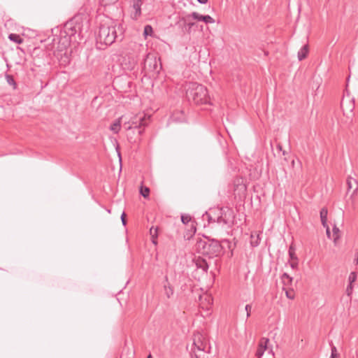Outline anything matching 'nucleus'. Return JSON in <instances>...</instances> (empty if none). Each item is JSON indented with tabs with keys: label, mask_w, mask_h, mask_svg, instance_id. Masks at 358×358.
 I'll return each instance as SVG.
<instances>
[{
	"label": "nucleus",
	"mask_w": 358,
	"mask_h": 358,
	"mask_svg": "<svg viewBox=\"0 0 358 358\" xmlns=\"http://www.w3.org/2000/svg\"><path fill=\"white\" fill-rule=\"evenodd\" d=\"M292 165L294 166V160H292Z\"/></svg>",
	"instance_id": "de8ad7c7"
},
{
	"label": "nucleus",
	"mask_w": 358,
	"mask_h": 358,
	"mask_svg": "<svg viewBox=\"0 0 358 358\" xmlns=\"http://www.w3.org/2000/svg\"><path fill=\"white\" fill-rule=\"evenodd\" d=\"M190 17L188 15L185 17H182L179 20V21L177 22V24L181 27L182 31L183 33H190L192 28L194 26V22H187L188 19Z\"/></svg>",
	"instance_id": "9b49d317"
},
{
	"label": "nucleus",
	"mask_w": 358,
	"mask_h": 358,
	"mask_svg": "<svg viewBox=\"0 0 358 358\" xmlns=\"http://www.w3.org/2000/svg\"><path fill=\"white\" fill-rule=\"evenodd\" d=\"M122 31L120 26H117L115 22L108 20L105 23L101 24L96 38V43L99 45L98 48L103 49V45L108 46L112 45L119 37L122 40Z\"/></svg>",
	"instance_id": "f03ea898"
},
{
	"label": "nucleus",
	"mask_w": 358,
	"mask_h": 358,
	"mask_svg": "<svg viewBox=\"0 0 358 358\" xmlns=\"http://www.w3.org/2000/svg\"><path fill=\"white\" fill-rule=\"evenodd\" d=\"M199 3L201 4H206L208 0H197Z\"/></svg>",
	"instance_id": "a19ab883"
},
{
	"label": "nucleus",
	"mask_w": 358,
	"mask_h": 358,
	"mask_svg": "<svg viewBox=\"0 0 358 358\" xmlns=\"http://www.w3.org/2000/svg\"><path fill=\"white\" fill-rule=\"evenodd\" d=\"M260 243L259 235L255 233H252L250 235V245L252 247H257Z\"/></svg>",
	"instance_id": "dca6fc26"
},
{
	"label": "nucleus",
	"mask_w": 358,
	"mask_h": 358,
	"mask_svg": "<svg viewBox=\"0 0 358 358\" xmlns=\"http://www.w3.org/2000/svg\"><path fill=\"white\" fill-rule=\"evenodd\" d=\"M132 7L135 12L134 14V18L137 19L141 15V6L142 0H131Z\"/></svg>",
	"instance_id": "ddd939ff"
},
{
	"label": "nucleus",
	"mask_w": 358,
	"mask_h": 358,
	"mask_svg": "<svg viewBox=\"0 0 358 358\" xmlns=\"http://www.w3.org/2000/svg\"><path fill=\"white\" fill-rule=\"evenodd\" d=\"M285 279H287L289 282H292V278H291L287 273H285L282 275V280H285Z\"/></svg>",
	"instance_id": "c9c22d12"
},
{
	"label": "nucleus",
	"mask_w": 358,
	"mask_h": 358,
	"mask_svg": "<svg viewBox=\"0 0 358 358\" xmlns=\"http://www.w3.org/2000/svg\"><path fill=\"white\" fill-rule=\"evenodd\" d=\"M126 119L124 116H122L120 118L117 119L110 127V129L113 131L115 134H117L121 128V122L122 120Z\"/></svg>",
	"instance_id": "4468645a"
},
{
	"label": "nucleus",
	"mask_w": 358,
	"mask_h": 358,
	"mask_svg": "<svg viewBox=\"0 0 358 358\" xmlns=\"http://www.w3.org/2000/svg\"><path fill=\"white\" fill-rule=\"evenodd\" d=\"M264 352H265V350H264L263 349H261V348L257 347V350L256 351L255 356L257 357H261L262 358V357L263 356Z\"/></svg>",
	"instance_id": "473e14b6"
},
{
	"label": "nucleus",
	"mask_w": 358,
	"mask_h": 358,
	"mask_svg": "<svg viewBox=\"0 0 358 358\" xmlns=\"http://www.w3.org/2000/svg\"><path fill=\"white\" fill-rule=\"evenodd\" d=\"M158 64L156 58L152 55H147L143 62V69L146 71H158Z\"/></svg>",
	"instance_id": "1a4fd4ad"
},
{
	"label": "nucleus",
	"mask_w": 358,
	"mask_h": 358,
	"mask_svg": "<svg viewBox=\"0 0 358 358\" xmlns=\"http://www.w3.org/2000/svg\"><path fill=\"white\" fill-rule=\"evenodd\" d=\"M8 38L10 41L17 44H21L24 41L23 38L17 34H10Z\"/></svg>",
	"instance_id": "a211bd4d"
},
{
	"label": "nucleus",
	"mask_w": 358,
	"mask_h": 358,
	"mask_svg": "<svg viewBox=\"0 0 358 358\" xmlns=\"http://www.w3.org/2000/svg\"><path fill=\"white\" fill-rule=\"evenodd\" d=\"M201 334H194L192 358H206L207 354V343Z\"/></svg>",
	"instance_id": "423d86ee"
},
{
	"label": "nucleus",
	"mask_w": 358,
	"mask_h": 358,
	"mask_svg": "<svg viewBox=\"0 0 358 358\" xmlns=\"http://www.w3.org/2000/svg\"><path fill=\"white\" fill-rule=\"evenodd\" d=\"M191 217L189 215H182L181 216V221L183 224H187L191 221Z\"/></svg>",
	"instance_id": "2f4dec72"
},
{
	"label": "nucleus",
	"mask_w": 358,
	"mask_h": 358,
	"mask_svg": "<svg viewBox=\"0 0 358 358\" xmlns=\"http://www.w3.org/2000/svg\"><path fill=\"white\" fill-rule=\"evenodd\" d=\"M193 264L195 265L197 270H201V273L204 275L207 273L208 269V264L206 259L201 257H194L192 260Z\"/></svg>",
	"instance_id": "9d476101"
},
{
	"label": "nucleus",
	"mask_w": 358,
	"mask_h": 358,
	"mask_svg": "<svg viewBox=\"0 0 358 358\" xmlns=\"http://www.w3.org/2000/svg\"><path fill=\"white\" fill-rule=\"evenodd\" d=\"M326 234H327V236L328 238H331V233H330V229H329V227H327V229H326Z\"/></svg>",
	"instance_id": "ea45409f"
},
{
	"label": "nucleus",
	"mask_w": 358,
	"mask_h": 358,
	"mask_svg": "<svg viewBox=\"0 0 358 358\" xmlns=\"http://www.w3.org/2000/svg\"><path fill=\"white\" fill-rule=\"evenodd\" d=\"M268 343H269V339L268 338L262 337L259 340V342L258 343V348L263 349L264 350L266 351L268 348Z\"/></svg>",
	"instance_id": "aec40b11"
},
{
	"label": "nucleus",
	"mask_w": 358,
	"mask_h": 358,
	"mask_svg": "<svg viewBox=\"0 0 358 358\" xmlns=\"http://www.w3.org/2000/svg\"><path fill=\"white\" fill-rule=\"evenodd\" d=\"M140 194L144 197L147 198L149 196L150 189L147 187H141L140 188Z\"/></svg>",
	"instance_id": "393cba45"
},
{
	"label": "nucleus",
	"mask_w": 358,
	"mask_h": 358,
	"mask_svg": "<svg viewBox=\"0 0 358 358\" xmlns=\"http://www.w3.org/2000/svg\"><path fill=\"white\" fill-rule=\"evenodd\" d=\"M357 279V273L356 272H351L348 277V280L350 284H352Z\"/></svg>",
	"instance_id": "c85d7f7f"
},
{
	"label": "nucleus",
	"mask_w": 358,
	"mask_h": 358,
	"mask_svg": "<svg viewBox=\"0 0 358 358\" xmlns=\"http://www.w3.org/2000/svg\"><path fill=\"white\" fill-rule=\"evenodd\" d=\"M251 309H252V306L250 304H247L245 307V310L247 313V317H249L251 315Z\"/></svg>",
	"instance_id": "72a5a7b5"
},
{
	"label": "nucleus",
	"mask_w": 358,
	"mask_h": 358,
	"mask_svg": "<svg viewBox=\"0 0 358 358\" xmlns=\"http://www.w3.org/2000/svg\"><path fill=\"white\" fill-rule=\"evenodd\" d=\"M352 290H353L352 284L349 283V285H348L347 289H346L347 294L348 296L351 295V294L352 293Z\"/></svg>",
	"instance_id": "f704fd0d"
},
{
	"label": "nucleus",
	"mask_w": 358,
	"mask_h": 358,
	"mask_svg": "<svg viewBox=\"0 0 358 358\" xmlns=\"http://www.w3.org/2000/svg\"><path fill=\"white\" fill-rule=\"evenodd\" d=\"M157 230H158L157 228H154L153 227H151L150 229V234L152 238V243L155 245L157 244V241L155 239L157 237Z\"/></svg>",
	"instance_id": "412c9836"
},
{
	"label": "nucleus",
	"mask_w": 358,
	"mask_h": 358,
	"mask_svg": "<svg viewBox=\"0 0 358 358\" xmlns=\"http://www.w3.org/2000/svg\"><path fill=\"white\" fill-rule=\"evenodd\" d=\"M165 294L168 298H170L173 294V289L170 286L164 285Z\"/></svg>",
	"instance_id": "cd10ccee"
},
{
	"label": "nucleus",
	"mask_w": 358,
	"mask_h": 358,
	"mask_svg": "<svg viewBox=\"0 0 358 358\" xmlns=\"http://www.w3.org/2000/svg\"><path fill=\"white\" fill-rule=\"evenodd\" d=\"M82 27V17L75 15L64 24L59 35L54 36L52 39L54 48L57 44V50H54V55L60 59L61 64L66 65L69 63L70 59L66 49L73 40L76 41L77 34L80 36Z\"/></svg>",
	"instance_id": "f257e3e1"
},
{
	"label": "nucleus",
	"mask_w": 358,
	"mask_h": 358,
	"mask_svg": "<svg viewBox=\"0 0 358 358\" xmlns=\"http://www.w3.org/2000/svg\"><path fill=\"white\" fill-rule=\"evenodd\" d=\"M186 97L195 104L213 105L207 88L197 83H189L186 85Z\"/></svg>",
	"instance_id": "7ed1b4c3"
},
{
	"label": "nucleus",
	"mask_w": 358,
	"mask_h": 358,
	"mask_svg": "<svg viewBox=\"0 0 358 358\" xmlns=\"http://www.w3.org/2000/svg\"><path fill=\"white\" fill-rule=\"evenodd\" d=\"M234 185L235 186L234 190L237 189L245 190V185L243 184V179L242 178H237L234 181Z\"/></svg>",
	"instance_id": "f3484780"
},
{
	"label": "nucleus",
	"mask_w": 358,
	"mask_h": 358,
	"mask_svg": "<svg viewBox=\"0 0 358 358\" xmlns=\"http://www.w3.org/2000/svg\"><path fill=\"white\" fill-rule=\"evenodd\" d=\"M268 353H269V354H271V355H274V352H273V350H272V349H271V350L268 351Z\"/></svg>",
	"instance_id": "37998d69"
},
{
	"label": "nucleus",
	"mask_w": 358,
	"mask_h": 358,
	"mask_svg": "<svg viewBox=\"0 0 358 358\" xmlns=\"http://www.w3.org/2000/svg\"><path fill=\"white\" fill-rule=\"evenodd\" d=\"M322 226L327 229V227H329L327 224V220H325V223L322 222Z\"/></svg>",
	"instance_id": "79ce46f5"
},
{
	"label": "nucleus",
	"mask_w": 358,
	"mask_h": 358,
	"mask_svg": "<svg viewBox=\"0 0 358 358\" xmlns=\"http://www.w3.org/2000/svg\"><path fill=\"white\" fill-rule=\"evenodd\" d=\"M347 185H348V191L352 189V194L350 197H353L357 194L358 191V181L353 178L352 177L349 176L347 179Z\"/></svg>",
	"instance_id": "f8f14e48"
},
{
	"label": "nucleus",
	"mask_w": 358,
	"mask_h": 358,
	"mask_svg": "<svg viewBox=\"0 0 358 358\" xmlns=\"http://www.w3.org/2000/svg\"><path fill=\"white\" fill-rule=\"evenodd\" d=\"M147 358H152V355L150 354V355L147 357Z\"/></svg>",
	"instance_id": "49530a36"
},
{
	"label": "nucleus",
	"mask_w": 358,
	"mask_h": 358,
	"mask_svg": "<svg viewBox=\"0 0 358 358\" xmlns=\"http://www.w3.org/2000/svg\"><path fill=\"white\" fill-rule=\"evenodd\" d=\"M196 247L201 254L209 258L218 256L222 250L220 242L214 239H201L197 241Z\"/></svg>",
	"instance_id": "20e7f679"
},
{
	"label": "nucleus",
	"mask_w": 358,
	"mask_h": 358,
	"mask_svg": "<svg viewBox=\"0 0 358 358\" xmlns=\"http://www.w3.org/2000/svg\"><path fill=\"white\" fill-rule=\"evenodd\" d=\"M339 229L335 225L333 228V239L335 244H336L337 240L339 238Z\"/></svg>",
	"instance_id": "b1692460"
},
{
	"label": "nucleus",
	"mask_w": 358,
	"mask_h": 358,
	"mask_svg": "<svg viewBox=\"0 0 358 358\" xmlns=\"http://www.w3.org/2000/svg\"><path fill=\"white\" fill-rule=\"evenodd\" d=\"M257 358H261V357H257Z\"/></svg>",
	"instance_id": "09e8293b"
},
{
	"label": "nucleus",
	"mask_w": 358,
	"mask_h": 358,
	"mask_svg": "<svg viewBox=\"0 0 358 358\" xmlns=\"http://www.w3.org/2000/svg\"><path fill=\"white\" fill-rule=\"evenodd\" d=\"M277 148H278V150H282V146H281L280 144H278V145H277Z\"/></svg>",
	"instance_id": "c03bdc74"
},
{
	"label": "nucleus",
	"mask_w": 358,
	"mask_h": 358,
	"mask_svg": "<svg viewBox=\"0 0 358 358\" xmlns=\"http://www.w3.org/2000/svg\"><path fill=\"white\" fill-rule=\"evenodd\" d=\"M223 210V207H214L210 208L208 211H206L203 215L202 219L207 220L208 224H214L219 220V215Z\"/></svg>",
	"instance_id": "6e6552de"
},
{
	"label": "nucleus",
	"mask_w": 358,
	"mask_h": 358,
	"mask_svg": "<svg viewBox=\"0 0 358 358\" xmlns=\"http://www.w3.org/2000/svg\"><path fill=\"white\" fill-rule=\"evenodd\" d=\"M286 296L289 299H294V295L291 294L290 291H286Z\"/></svg>",
	"instance_id": "4c0bfd02"
},
{
	"label": "nucleus",
	"mask_w": 358,
	"mask_h": 358,
	"mask_svg": "<svg viewBox=\"0 0 358 358\" xmlns=\"http://www.w3.org/2000/svg\"><path fill=\"white\" fill-rule=\"evenodd\" d=\"M5 78L6 80V82L8 83V84L13 87V90L17 89V83L14 79L13 76L6 73L5 76Z\"/></svg>",
	"instance_id": "6ab92c4d"
},
{
	"label": "nucleus",
	"mask_w": 358,
	"mask_h": 358,
	"mask_svg": "<svg viewBox=\"0 0 358 358\" xmlns=\"http://www.w3.org/2000/svg\"><path fill=\"white\" fill-rule=\"evenodd\" d=\"M298 264V260L297 261H293L291 264H290V266L292 268H294Z\"/></svg>",
	"instance_id": "58836bf2"
},
{
	"label": "nucleus",
	"mask_w": 358,
	"mask_h": 358,
	"mask_svg": "<svg viewBox=\"0 0 358 358\" xmlns=\"http://www.w3.org/2000/svg\"><path fill=\"white\" fill-rule=\"evenodd\" d=\"M108 3H114L117 0H108Z\"/></svg>",
	"instance_id": "a18cd8bd"
},
{
	"label": "nucleus",
	"mask_w": 358,
	"mask_h": 358,
	"mask_svg": "<svg viewBox=\"0 0 358 358\" xmlns=\"http://www.w3.org/2000/svg\"><path fill=\"white\" fill-rule=\"evenodd\" d=\"M289 256L290 257V259L292 261H297V257L295 254V249L292 245L289 246V250H288Z\"/></svg>",
	"instance_id": "5701e85b"
},
{
	"label": "nucleus",
	"mask_w": 358,
	"mask_h": 358,
	"mask_svg": "<svg viewBox=\"0 0 358 358\" xmlns=\"http://www.w3.org/2000/svg\"><path fill=\"white\" fill-rule=\"evenodd\" d=\"M234 210L229 207H223V210L219 215V220L215 223L227 229L232 227L234 224Z\"/></svg>",
	"instance_id": "0eeeda50"
},
{
	"label": "nucleus",
	"mask_w": 358,
	"mask_h": 358,
	"mask_svg": "<svg viewBox=\"0 0 358 358\" xmlns=\"http://www.w3.org/2000/svg\"><path fill=\"white\" fill-rule=\"evenodd\" d=\"M328 210L326 208H322L320 210V219L321 222L325 223V220H327Z\"/></svg>",
	"instance_id": "4be33fe9"
},
{
	"label": "nucleus",
	"mask_w": 358,
	"mask_h": 358,
	"mask_svg": "<svg viewBox=\"0 0 358 358\" xmlns=\"http://www.w3.org/2000/svg\"><path fill=\"white\" fill-rule=\"evenodd\" d=\"M189 17H192L194 20H198V21H203V16L196 12H193L191 13V15H189Z\"/></svg>",
	"instance_id": "a878e982"
},
{
	"label": "nucleus",
	"mask_w": 358,
	"mask_h": 358,
	"mask_svg": "<svg viewBox=\"0 0 358 358\" xmlns=\"http://www.w3.org/2000/svg\"><path fill=\"white\" fill-rule=\"evenodd\" d=\"M153 32L152 27L150 25H146L144 27L143 34L145 36H151Z\"/></svg>",
	"instance_id": "bb28decb"
},
{
	"label": "nucleus",
	"mask_w": 358,
	"mask_h": 358,
	"mask_svg": "<svg viewBox=\"0 0 358 358\" xmlns=\"http://www.w3.org/2000/svg\"><path fill=\"white\" fill-rule=\"evenodd\" d=\"M331 353L330 358H336L338 356L336 346H334V345H331Z\"/></svg>",
	"instance_id": "c756f323"
},
{
	"label": "nucleus",
	"mask_w": 358,
	"mask_h": 358,
	"mask_svg": "<svg viewBox=\"0 0 358 358\" xmlns=\"http://www.w3.org/2000/svg\"><path fill=\"white\" fill-rule=\"evenodd\" d=\"M203 18V22H204L206 24H213L215 22V20L208 15H204Z\"/></svg>",
	"instance_id": "7c9ffc66"
},
{
	"label": "nucleus",
	"mask_w": 358,
	"mask_h": 358,
	"mask_svg": "<svg viewBox=\"0 0 358 358\" xmlns=\"http://www.w3.org/2000/svg\"><path fill=\"white\" fill-rule=\"evenodd\" d=\"M308 53V45H304L298 52V59L299 61L304 59Z\"/></svg>",
	"instance_id": "2eb2a0df"
},
{
	"label": "nucleus",
	"mask_w": 358,
	"mask_h": 358,
	"mask_svg": "<svg viewBox=\"0 0 358 358\" xmlns=\"http://www.w3.org/2000/svg\"><path fill=\"white\" fill-rule=\"evenodd\" d=\"M121 220L122 222V224L125 226L127 224V220H126V214L124 212H123L121 215Z\"/></svg>",
	"instance_id": "e433bc0d"
},
{
	"label": "nucleus",
	"mask_w": 358,
	"mask_h": 358,
	"mask_svg": "<svg viewBox=\"0 0 358 358\" xmlns=\"http://www.w3.org/2000/svg\"><path fill=\"white\" fill-rule=\"evenodd\" d=\"M150 115H146L144 113H139L132 116L128 121H124L123 126L126 130L131 129H138V134L141 135L143 133V129L141 128L147 126L150 122Z\"/></svg>",
	"instance_id": "39448f33"
}]
</instances>
